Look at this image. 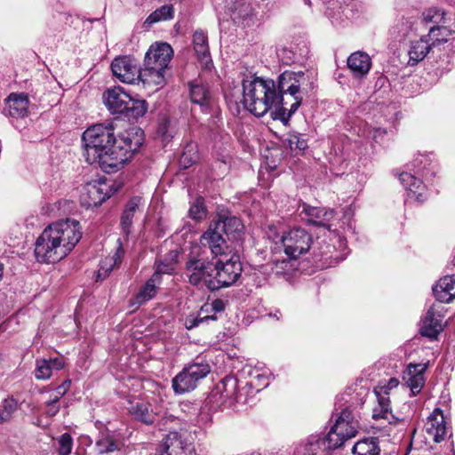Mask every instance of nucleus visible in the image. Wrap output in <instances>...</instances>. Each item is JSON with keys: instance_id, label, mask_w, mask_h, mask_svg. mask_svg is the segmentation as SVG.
<instances>
[{"instance_id": "1", "label": "nucleus", "mask_w": 455, "mask_h": 455, "mask_svg": "<svg viewBox=\"0 0 455 455\" xmlns=\"http://www.w3.org/2000/svg\"><path fill=\"white\" fill-rule=\"evenodd\" d=\"M306 77L302 71H284L275 84L272 79L250 76L243 80V108L256 116L268 111L274 119L287 123L302 101L301 86Z\"/></svg>"}, {"instance_id": "2", "label": "nucleus", "mask_w": 455, "mask_h": 455, "mask_svg": "<svg viewBox=\"0 0 455 455\" xmlns=\"http://www.w3.org/2000/svg\"><path fill=\"white\" fill-rule=\"evenodd\" d=\"M82 140L85 161L111 173L123 168L139 150L144 132L139 127H131L116 137L112 126L96 124L84 132Z\"/></svg>"}, {"instance_id": "3", "label": "nucleus", "mask_w": 455, "mask_h": 455, "mask_svg": "<svg viewBox=\"0 0 455 455\" xmlns=\"http://www.w3.org/2000/svg\"><path fill=\"white\" fill-rule=\"evenodd\" d=\"M79 222L67 219L49 225L35 243V256L38 262L55 263L66 258L80 241Z\"/></svg>"}, {"instance_id": "4", "label": "nucleus", "mask_w": 455, "mask_h": 455, "mask_svg": "<svg viewBox=\"0 0 455 455\" xmlns=\"http://www.w3.org/2000/svg\"><path fill=\"white\" fill-rule=\"evenodd\" d=\"M214 264L206 256V250L198 243L191 246L185 266V275L190 284L199 289L212 291L210 282L213 281Z\"/></svg>"}, {"instance_id": "5", "label": "nucleus", "mask_w": 455, "mask_h": 455, "mask_svg": "<svg viewBox=\"0 0 455 455\" xmlns=\"http://www.w3.org/2000/svg\"><path fill=\"white\" fill-rule=\"evenodd\" d=\"M103 101L112 114H124L129 118L137 119L141 117L148 110V104L145 100L132 98L120 86L108 89L103 93Z\"/></svg>"}, {"instance_id": "6", "label": "nucleus", "mask_w": 455, "mask_h": 455, "mask_svg": "<svg viewBox=\"0 0 455 455\" xmlns=\"http://www.w3.org/2000/svg\"><path fill=\"white\" fill-rule=\"evenodd\" d=\"M267 235L269 239L274 240L275 243L276 239L281 242L283 252L291 259H297L307 252L312 244L311 235L300 228L290 229L282 235H279L275 232V228L269 226Z\"/></svg>"}, {"instance_id": "7", "label": "nucleus", "mask_w": 455, "mask_h": 455, "mask_svg": "<svg viewBox=\"0 0 455 455\" xmlns=\"http://www.w3.org/2000/svg\"><path fill=\"white\" fill-rule=\"evenodd\" d=\"M210 371V364L204 360L188 363L172 379L174 392L181 395L194 390L198 382L204 379Z\"/></svg>"}, {"instance_id": "8", "label": "nucleus", "mask_w": 455, "mask_h": 455, "mask_svg": "<svg viewBox=\"0 0 455 455\" xmlns=\"http://www.w3.org/2000/svg\"><path fill=\"white\" fill-rule=\"evenodd\" d=\"M215 275L210 285L212 291L234 284L242 273V265L239 256L232 252L228 257H220L214 264Z\"/></svg>"}, {"instance_id": "9", "label": "nucleus", "mask_w": 455, "mask_h": 455, "mask_svg": "<svg viewBox=\"0 0 455 455\" xmlns=\"http://www.w3.org/2000/svg\"><path fill=\"white\" fill-rule=\"evenodd\" d=\"M357 428L358 421L355 419L352 411L348 409H344L336 419L334 426L327 434V436L332 446L339 448L347 439L355 436Z\"/></svg>"}, {"instance_id": "10", "label": "nucleus", "mask_w": 455, "mask_h": 455, "mask_svg": "<svg viewBox=\"0 0 455 455\" xmlns=\"http://www.w3.org/2000/svg\"><path fill=\"white\" fill-rule=\"evenodd\" d=\"M392 390L385 381H379L374 387L373 393L376 396L377 404L372 409V419L375 420L384 419L389 424H396L403 420L399 416L395 415L390 407L389 393Z\"/></svg>"}, {"instance_id": "11", "label": "nucleus", "mask_w": 455, "mask_h": 455, "mask_svg": "<svg viewBox=\"0 0 455 455\" xmlns=\"http://www.w3.org/2000/svg\"><path fill=\"white\" fill-rule=\"evenodd\" d=\"M335 449L327 435H310L296 444L293 455H331Z\"/></svg>"}, {"instance_id": "12", "label": "nucleus", "mask_w": 455, "mask_h": 455, "mask_svg": "<svg viewBox=\"0 0 455 455\" xmlns=\"http://www.w3.org/2000/svg\"><path fill=\"white\" fill-rule=\"evenodd\" d=\"M440 31L438 29H430L427 35L411 42L408 52L409 65L414 66L418 64L425 59L430 49L435 47L440 42L446 40L445 38L437 37V34Z\"/></svg>"}, {"instance_id": "13", "label": "nucleus", "mask_w": 455, "mask_h": 455, "mask_svg": "<svg viewBox=\"0 0 455 455\" xmlns=\"http://www.w3.org/2000/svg\"><path fill=\"white\" fill-rule=\"evenodd\" d=\"M206 251L209 249L215 257H228L233 252L222 236V231L215 228L212 222L209 228L202 235L200 244Z\"/></svg>"}, {"instance_id": "14", "label": "nucleus", "mask_w": 455, "mask_h": 455, "mask_svg": "<svg viewBox=\"0 0 455 455\" xmlns=\"http://www.w3.org/2000/svg\"><path fill=\"white\" fill-rule=\"evenodd\" d=\"M140 67L130 56L115 58L111 63V70L119 81L125 84H135L140 78Z\"/></svg>"}, {"instance_id": "15", "label": "nucleus", "mask_w": 455, "mask_h": 455, "mask_svg": "<svg viewBox=\"0 0 455 455\" xmlns=\"http://www.w3.org/2000/svg\"><path fill=\"white\" fill-rule=\"evenodd\" d=\"M116 191V189L113 191L106 183H89L84 187L80 201L87 208L97 207Z\"/></svg>"}, {"instance_id": "16", "label": "nucleus", "mask_w": 455, "mask_h": 455, "mask_svg": "<svg viewBox=\"0 0 455 455\" xmlns=\"http://www.w3.org/2000/svg\"><path fill=\"white\" fill-rule=\"evenodd\" d=\"M173 56V50L166 43L152 44L145 56L144 65L167 70L168 65Z\"/></svg>"}, {"instance_id": "17", "label": "nucleus", "mask_w": 455, "mask_h": 455, "mask_svg": "<svg viewBox=\"0 0 455 455\" xmlns=\"http://www.w3.org/2000/svg\"><path fill=\"white\" fill-rule=\"evenodd\" d=\"M424 429L435 443H440L448 436V433H450L449 424L441 409L435 408L427 417Z\"/></svg>"}, {"instance_id": "18", "label": "nucleus", "mask_w": 455, "mask_h": 455, "mask_svg": "<svg viewBox=\"0 0 455 455\" xmlns=\"http://www.w3.org/2000/svg\"><path fill=\"white\" fill-rule=\"evenodd\" d=\"M301 214L304 219L310 224L323 227L328 230L331 229V220L335 217V212L332 209H325L321 207H313L307 204H302Z\"/></svg>"}, {"instance_id": "19", "label": "nucleus", "mask_w": 455, "mask_h": 455, "mask_svg": "<svg viewBox=\"0 0 455 455\" xmlns=\"http://www.w3.org/2000/svg\"><path fill=\"white\" fill-rule=\"evenodd\" d=\"M162 446L163 452L166 455H194L192 443L178 432H170Z\"/></svg>"}, {"instance_id": "20", "label": "nucleus", "mask_w": 455, "mask_h": 455, "mask_svg": "<svg viewBox=\"0 0 455 455\" xmlns=\"http://www.w3.org/2000/svg\"><path fill=\"white\" fill-rule=\"evenodd\" d=\"M427 367V363H410L403 372V379L413 395L419 394L424 387Z\"/></svg>"}, {"instance_id": "21", "label": "nucleus", "mask_w": 455, "mask_h": 455, "mask_svg": "<svg viewBox=\"0 0 455 455\" xmlns=\"http://www.w3.org/2000/svg\"><path fill=\"white\" fill-rule=\"evenodd\" d=\"M143 69H140V78L144 87L153 92L163 88L166 84V71L160 70L157 68L144 65Z\"/></svg>"}, {"instance_id": "22", "label": "nucleus", "mask_w": 455, "mask_h": 455, "mask_svg": "<svg viewBox=\"0 0 455 455\" xmlns=\"http://www.w3.org/2000/svg\"><path fill=\"white\" fill-rule=\"evenodd\" d=\"M399 180L408 191V196L419 203L427 199V189L421 180L410 172H404L399 175Z\"/></svg>"}, {"instance_id": "23", "label": "nucleus", "mask_w": 455, "mask_h": 455, "mask_svg": "<svg viewBox=\"0 0 455 455\" xmlns=\"http://www.w3.org/2000/svg\"><path fill=\"white\" fill-rule=\"evenodd\" d=\"M192 42L194 51L201 67L204 69L210 70L213 64L210 54L207 36L202 31H196L193 35Z\"/></svg>"}, {"instance_id": "24", "label": "nucleus", "mask_w": 455, "mask_h": 455, "mask_svg": "<svg viewBox=\"0 0 455 455\" xmlns=\"http://www.w3.org/2000/svg\"><path fill=\"white\" fill-rule=\"evenodd\" d=\"M9 116L14 118H24L28 115L29 100L24 92H12L5 100Z\"/></svg>"}, {"instance_id": "25", "label": "nucleus", "mask_w": 455, "mask_h": 455, "mask_svg": "<svg viewBox=\"0 0 455 455\" xmlns=\"http://www.w3.org/2000/svg\"><path fill=\"white\" fill-rule=\"evenodd\" d=\"M443 331V315L436 312L435 307L428 309L420 328L423 336L435 339Z\"/></svg>"}, {"instance_id": "26", "label": "nucleus", "mask_w": 455, "mask_h": 455, "mask_svg": "<svg viewBox=\"0 0 455 455\" xmlns=\"http://www.w3.org/2000/svg\"><path fill=\"white\" fill-rule=\"evenodd\" d=\"M433 292L439 302L450 303L455 299V275L441 278L433 287Z\"/></svg>"}, {"instance_id": "27", "label": "nucleus", "mask_w": 455, "mask_h": 455, "mask_svg": "<svg viewBox=\"0 0 455 455\" xmlns=\"http://www.w3.org/2000/svg\"><path fill=\"white\" fill-rule=\"evenodd\" d=\"M347 67L355 76L363 77L369 73L371 60L367 53L355 52L348 57Z\"/></svg>"}, {"instance_id": "28", "label": "nucleus", "mask_w": 455, "mask_h": 455, "mask_svg": "<svg viewBox=\"0 0 455 455\" xmlns=\"http://www.w3.org/2000/svg\"><path fill=\"white\" fill-rule=\"evenodd\" d=\"M118 247L113 255H109L100 261V268L98 270V278L105 279L110 272L116 267H118L124 255V250L123 249L120 240H117Z\"/></svg>"}, {"instance_id": "29", "label": "nucleus", "mask_w": 455, "mask_h": 455, "mask_svg": "<svg viewBox=\"0 0 455 455\" xmlns=\"http://www.w3.org/2000/svg\"><path fill=\"white\" fill-rule=\"evenodd\" d=\"M128 410L135 419L145 424H152L156 419V413L149 409V404L142 400L130 402Z\"/></svg>"}, {"instance_id": "30", "label": "nucleus", "mask_w": 455, "mask_h": 455, "mask_svg": "<svg viewBox=\"0 0 455 455\" xmlns=\"http://www.w3.org/2000/svg\"><path fill=\"white\" fill-rule=\"evenodd\" d=\"M63 367L64 362L59 358L51 360L37 359L34 371L35 378L36 379H48L52 376L53 370L59 371Z\"/></svg>"}, {"instance_id": "31", "label": "nucleus", "mask_w": 455, "mask_h": 455, "mask_svg": "<svg viewBox=\"0 0 455 455\" xmlns=\"http://www.w3.org/2000/svg\"><path fill=\"white\" fill-rule=\"evenodd\" d=\"M214 223L215 228L220 229L222 233H225L227 235H232L234 238L238 237L243 229L242 221L236 217L222 215Z\"/></svg>"}, {"instance_id": "32", "label": "nucleus", "mask_w": 455, "mask_h": 455, "mask_svg": "<svg viewBox=\"0 0 455 455\" xmlns=\"http://www.w3.org/2000/svg\"><path fill=\"white\" fill-rule=\"evenodd\" d=\"M120 443L109 431L101 432L96 440L94 450L98 455L110 453L119 450Z\"/></svg>"}, {"instance_id": "33", "label": "nucleus", "mask_w": 455, "mask_h": 455, "mask_svg": "<svg viewBox=\"0 0 455 455\" xmlns=\"http://www.w3.org/2000/svg\"><path fill=\"white\" fill-rule=\"evenodd\" d=\"M190 99L193 103L199 105L204 111L210 105L211 93L206 85L193 82L190 84Z\"/></svg>"}, {"instance_id": "34", "label": "nucleus", "mask_w": 455, "mask_h": 455, "mask_svg": "<svg viewBox=\"0 0 455 455\" xmlns=\"http://www.w3.org/2000/svg\"><path fill=\"white\" fill-rule=\"evenodd\" d=\"M141 198L139 196L132 198L126 204L121 218V228L123 232L128 235L131 232L132 220L135 212L140 209Z\"/></svg>"}, {"instance_id": "35", "label": "nucleus", "mask_w": 455, "mask_h": 455, "mask_svg": "<svg viewBox=\"0 0 455 455\" xmlns=\"http://www.w3.org/2000/svg\"><path fill=\"white\" fill-rule=\"evenodd\" d=\"M379 451L378 441L372 437L360 440L353 447L355 455H379Z\"/></svg>"}, {"instance_id": "36", "label": "nucleus", "mask_w": 455, "mask_h": 455, "mask_svg": "<svg viewBox=\"0 0 455 455\" xmlns=\"http://www.w3.org/2000/svg\"><path fill=\"white\" fill-rule=\"evenodd\" d=\"M178 255L179 253L177 251H172L168 258L159 261V263L156 266V271L152 276H156V279L159 282L161 275L172 274L175 270V265L177 263Z\"/></svg>"}, {"instance_id": "37", "label": "nucleus", "mask_w": 455, "mask_h": 455, "mask_svg": "<svg viewBox=\"0 0 455 455\" xmlns=\"http://www.w3.org/2000/svg\"><path fill=\"white\" fill-rule=\"evenodd\" d=\"M156 283L159 282L156 276H151L136 295L135 303L141 305L154 298L156 294Z\"/></svg>"}, {"instance_id": "38", "label": "nucleus", "mask_w": 455, "mask_h": 455, "mask_svg": "<svg viewBox=\"0 0 455 455\" xmlns=\"http://www.w3.org/2000/svg\"><path fill=\"white\" fill-rule=\"evenodd\" d=\"M18 407V401L13 396L4 398L0 404V425L11 420Z\"/></svg>"}, {"instance_id": "39", "label": "nucleus", "mask_w": 455, "mask_h": 455, "mask_svg": "<svg viewBox=\"0 0 455 455\" xmlns=\"http://www.w3.org/2000/svg\"><path fill=\"white\" fill-rule=\"evenodd\" d=\"M174 9L171 4L161 6L153 12L146 20L145 23L154 24L156 22L170 20L173 17Z\"/></svg>"}, {"instance_id": "40", "label": "nucleus", "mask_w": 455, "mask_h": 455, "mask_svg": "<svg viewBox=\"0 0 455 455\" xmlns=\"http://www.w3.org/2000/svg\"><path fill=\"white\" fill-rule=\"evenodd\" d=\"M283 143L290 148L291 151L302 152L307 148V142L298 133H288L283 140Z\"/></svg>"}, {"instance_id": "41", "label": "nucleus", "mask_w": 455, "mask_h": 455, "mask_svg": "<svg viewBox=\"0 0 455 455\" xmlns=\"http://www.w3.org/2000/svg\"><path fill=\"white\" fill-rule=\"evenodd\" d=\"M236 379L233 378H227L223 379L219 385L218 389L226 399H235Z\"/></svg>"}, {"instance_id": "42", "label": "nucleus", "mask_w": 455, "mask_h": 455, "mask_svg": "<svg viewBox=\"0 0 455 455\" xmlns=\"http://www.w3.org/2000/svg\"><path fill=\"white\" fill-rule=\"evenodd\" d=\"M188 215L196 221H200L206 217V210L204 205L203 198L198 197L195 200L189 208Z\"/></svg>"}, {"instance_id": "43", "label": "nucleus", "mask_w": 455, "mask_h": 455, "mask_svg": "<svg viewBox=\"0 0 455 455\" xmlns=\"http://www.w3.org/2000/svg\"><path fill=\"white\" fill-rule=\"evenodd\" d=\"M423 20L425 22L440 23L444 19V12L437 7H431L423 12Z\"/></svg>"}, {"instance_id": "44", "label": "nucleus", "mask_w": 455, "mask_h": 455, "mask_svg": "<svg viewBox=\"0 0 455 455\" xmlns=\"http://www.w3.org/2000/svg\"><path fill=\"white\" fill-rule=\"evenodd\" d=\"M58 443L59 455H68L71 452L73 447V439L69 434L65 433L61 435L58 438Z\"/></svg>"}, {"instance_id": "45", "label": "nucleus", "mask_w": 455, "mask_h": 455, "mask_svg": "<svg viewBox=\"0 0 455 455\" xmlns=\"http://www.w3.org/2000/svg\"><path fill=\"white\" fill-rule=\"evenodd\" d=\"M196 161V146L193 144L188 145L180 156V164L184 168L188 167Z\"/></svg>"}, {"instance_id": "46", "label": "nucleus", "mask_w": 455, "mask_h": 455, "mask_svg": "<svg viewBox=\"0 0 455 455\" xmlns=\"http://www.w3.org/2000/svg\"><path fill=\"white\" fill-rule=\"evenodd\" d=\"M60 398L51 395L50 399L45 403V414L49 417L55 416L60 411Z\"/></svg>"}, {"instance_id": "47", "label": "nucleus", "mask_w": 455, "mask_h": 455, "mask_svg": "<svg viewBox=\"0 0 455 455\" xmlns=\"http://www.w3.org/2000/svg\"><path fill=\"white\" fill-rule=\"evenodd\" d=\"M411 28V24L410 21L406 20H400L397 24L395 25V27L393 28V33L395 34L397 33L398 36H406L410 31Z\"/></svg>"}, {"instance_id": "48", "label": "nucleus", "mask_w": 455, "mask_h": 455, "mask_svg": "<svg viewBox=\"0 0 455 455\" xmlns=\"http://www.w3.org/2000/svg\"><path fill=\"white\" fill-rule=\"evenodd\" d=\"M216 317L212 315V316H204V317H191V318H187L186 319V323H185V325H186V328L188 330H191L195 327H197L200 323H204V321H208V320H215Z\"/></svg>"}, {"instance_id": "49", "label": "nucleus", "mask_w": 455, "mask_h": 455, "mask_svg": "<svg viewBox=\"0 0 455 455\" xmlns=\"http://www.w3.org/2000/svg\"><path fill=\"white\" fill-rule=\"evenodd\" d=\"M169 125L170 122L167 120L164 121L159 125L158 133L162 136L164 140H169L172 137V132H169Z\"/></svg>"}, {"instance_id": "50", "label": "nucleus", "mask_w": 455, "mask_h": 455, "mask_svg": "<svg viewBox=\"0 0 455 455\" xmlns=\"http://www.w3.org/2000/svg\"><path fill=\"white\" fill-rule=\"evenodd\" d=\"M70 384H71V381L69 379L65 380L61 385H60L55 389V393L52 395L60 399L68 390Z\"/></svg>"}, {"instance_id": "51", "label": "nucleus", "mask_w": 455, "mask_h": 455, "mask_svg": "<svg viewBox=\"0 0 455 455\" xmlns=\"http://www.w3.org/2000/svg\"><path fill=\"white\" fill-rule=\"evenodd\" d=\"M430 29L441 30L437 34V37H439V38H445L446 39L444 41H442V43L447 42L448 41V37L451 36V31L448 28H446L445 27H433ZM440 44H441V42L437 45H439Z\"/></svg>"}, {"instance_id": "52", "label": "nucleus", "mask_w": 455, "mask_h": 455, "mask_svg": "<svg viewBox=\"0 0 455 455\" xmlns=\"http://www.w3.org/2000/svg\"><path fill=\"white\" fill-rule=\"evenodd\" d=\"M324 4H329V9L335 10L336 8L341 9V4L345 3L346 0H322Z\"/></svg>"}, {"instance_id": "53", "label": "nucleus", "mask_w": 455, "mask_h": 455, "mask_svg": "<svg viewBox=\"0 0 455 455\" xmlns=\"http://www.w3.org/2000/svg\"><path fill=\"white\" fill-rule=\"evenodd\" d=\"M224 307H225L224 302L221 299H215L212 303V308L215 312H221L224 310Z\"/></svg>"}, {"instance_id": "54", "label": "nucleus", "mask_w": 455, "mask_h": 455, "mask_svg": "<svg viewBox=\"0 0 455 455\" xmlns=\"http://www.w3.org/2000/svg\"><path fill=\"white\" fill-rule=\"evenodd\" d=\"M387 387H391L392 389L395 388L399 385V380L396 378H390L387 381Z\"/></svg>"}, {"instance_id": "55", "label": "nucleus", "mask_w": 455, "mask_h": 455, "mask_svg": "<svg viewBox=\"0 0 455 455\" xmlns=\"http://www.w3.org/2000/svg\"><path fill=\"white\" fill-rule=\"evenodd\" d=\"M2 276H3V265L0 263V280L2 279Z\"/></svg>"}, {"instance_id": "56", "label": "nucleus", "mask_w": 455, "mask_h": 455, "mask_svg": "<svg viewBox=\"0 0 455 455\" xmlns=\"http://www.w3.org/2000/svg\"><path fill=\"white\" fill-rule=\"evenodd\" d=\"M156 455H166V454H164L163 451H161V453L156 454Z\"/></svg>"}]
</instances>
